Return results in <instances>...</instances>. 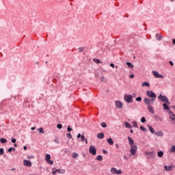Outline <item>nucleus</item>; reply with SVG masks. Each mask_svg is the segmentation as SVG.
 <instances>
[{
	"label": "nucleus",
	"instance_id": "1",
	"mask_svg": "<svg viewBox=\"0 0 175 175\" xmlns=\"http://www.w3.org/2000/svg\"><path fill=\"white\" fill-rule=\"evenodd\" d=\"M145 154L146 155L148 159H155V158L157 157V154L155 153V151L145 152Z\"/></svg>",
	"mask_w": 175,
	"mask_h": 175
},
{
	"label": "nucleus",
	"instance_id": "2",
	"mask_svg": "<svg viewBox=\"0 0 175 175\" xmlns=\"http://www.w3.org/2000/svg\"><path fill=\"white\" fill-rule=\"evenodd\" d=\"M124 99L126 103H132L133 102V96L132 94H124Z\"/></svg>",
	"mask_w": 175,
	"mask_h": 175
},
{
	"label": "nucleus",
	"instance_id": "3",
	"mask_svg": "<svg viewBox=\"0 0 175 175\" xmlns=\"http://www.w3.org/2000/svg\"><path fill=\"white\" fill-rule=\"evenodd\" d=\"M158 99L159 100H161V102H164L169 104V98L165 95L159 94L158 96Z\"/></svg>",
	"mask_w": 175,
	"mask_h": 175
},
{
	"label": "nucleus",
	"instance_id": "4",
	"mask_svg": "<svg viewBox=\"0 0 175 175\" xmlns=\"http://www.w3.org/2000/svg\"><path fill=\"white\" fill-rule=\"evenodd\" d=\"M146 95L148 98H151V99H154L157 98V94L152 90L146 91Z\"/></svg>",
	"mask_w": 175,
	"mask_h": 175
},
{
	"label": "nucleus",
	"instance_id": "5",
	"mask_svg": "<svg viewBox=\"0 0 175 175\" xmlns=\"http://www.w3.org/2000/svg\"><path fill=\"white\" fill-rule=\"evenodd\" d=\"M154 100H155V99H154V98H145L144 99V102L145 105H147V106H151V105H152V103H154Z\"/></svg>",
	"mask_w": 175,
	"mask_h": 175
},
{
	"label": "nucleus",
	"instance_id": "6",
	"mask_svg": "<svg viewBox=\"0 0 175 175\" xmlns=\"http://www.w3.org/2000/svg\"><path fill=\"white\" fill-rule=\"evenodd\" d=\"M89 152L92 154V155H96V148L94 146H90L89 148Z\"/></svg>",
	"mask_w": 175,
	"mask_h": 175
},
{
	"label": "nucleus",
	"instance_id": "7",
	"mask_svg": "<svg viewBox=\"0 0 175 175\" xmlns=\"http://www.w3.org/2000/svg\"><path fill=\"white\" fill-rule=\"evenodd\" d=\"M136 151H137V146L136 145H133L130 150L131 155H135L136 154Z\"/></svg>",
	"mask_w": 175,
	"mask_h": 175
},
{
	"label": "nucleus",
	"instance_id": "8",
	"mask_svg": "<svg viewBox=\"0 0 175 175\" xmlns=\"http://www.w3.org/2000/svg\"><path fill=\"white\" fill-rule=\"evenodd\" d=\"M170 105V102L169 101V104L167 103H164L163 104V110H167V111H170V107L169 106Z\"/></svg>",
	"mask_w": 175,
	"mask_h": 175
},
{
	"label": "nucleus",
	"instance_id": "9",
	"mask_svg": "<svg viewBox=\"0 0 175 175\" xmlns=\"http://www.w3.org/2000/svg\"><path fill=\"white\" fill-rule=\"evenodd\" d=\"M168 116H169L170 118L171 119V120L173 122H175V114H174V113H173V111H170L168 112Z\"/></svg>",
	"mask_w": 175,
	"mask_h": 175
},
{
	"label": "nucleus",
	"instance_id": "10",
	"mask_svg": "<svg viewBox=\"0 0 175 175\" xmlns=\"http://www.w3.org/2000/svg\"><path fill=\"white\" fill-rule=\"evenodd\" d=\"M115 105L117 109H122V103L120 100H116Z\"/></svg>",
	"mask_w": 175,
	"mask_h": 175
},
{
	"label": "nucleus",
	"instance_id": "11",
	"mask_svg": "<svg viewBox=\"0 0 175 175\" xmlns=\"http://www.w3.org/2000/svg\"><path fill=\"white\" fill-rule=\"evenodd\" d=\"M154 119L156 121H159L160 122H162L163 121V118H162L158 115H154Z\"/></svg>",
	"mask_w": 175,
	"mask_h": 175
},
{
	"label": "nucleus",
	"instance_id": "12",
	"mask_svg": "<svg viewBox=\"0 0 175 175\" xmlns=\"http://www.w3.org/2000/svg\"><path fill=\"white\" fill-rule=\"evenodd\" d=\"M23 165L25 166L30 167V166H32V163H31V161H29V160H24Z\"/></svg>",
	"mask_w": 175,
	"mask_h": 175
},
{
	"label": "nucleus",
	"instance_id": "13",
	"mask_svg": "<svg viewBox=\"0 0 175 175\" xmlns=\"http://www.w3.org/2000/svg\"><path fill=\"white\" fill-rule=\"evenodd\" d=\"M154 135L156 136L162 137H163L164 133H163V132L162 131H159L157 132H154Z\"/></svg>",
	"mask_w": 175,
	"mask_h": 175
},
{
	"label": "nucleus",
	"instance_id": "14",
	"mask_svg": "<svg viewBox=\"0 0 175 175\" xmlns=\"http://www.w3.org/2000/svg\"><path fill=\"white\" fill-rule=\"evenodd\" d=\"M164 170H165L167 172H172L173 170V166L172 165H165Z\"/></svg>",
	"mask_w": 175,
	"mask_h": 175
},
{
	"label": "nucleus",
	"instance_id": "15",
	"mask_svg": "<svg viewBox=\"0 0 175 175\" xmlns=\"http://www.w3.org/2000/svg\"><path fill=\"white\" fill-rule=\"evenodd\" d=\"M127 138L129 140V144H130V146H133V144H135V141L133 139H132L131 137H127Z\"/></svg>",
	"mask_w": 175,
	"mask_h": 175
},
{
	"label": "nucleus",
	"instance_id": "16",
	"mask_svg": "<svg viewBox=\"0 0 175 175\" xmlns=\"http://www.w3.org/2000/svg\"><path fill=\"white\" fill-rule=\"evenodd\" d=\"M147 109H148V111H150V113H151L152 114H154V108L152 107V106H151V105L147 106Z\"/></svg>",
	"mask_w": 175,
	"mask_h": 175
},
{
	"label": "nucleus",
	"instance_id": "17",
	"mask_svg": "<svg viewBox=\"0 0 175 175\" xmlns=\"http://www.w3.org/2000/svg\"><path fill=\"white\" fill-rule=\"evenodd\" d=\"M150 133H155V130L150 124L147 125Z\"/></svg>",
	"mask_w": 175,
	"mask_h": 175
},
{
	"label": "nucleus",
	"instance_id": "18",
	"mask_svg": "<svg viewBox=\"0 0 175 175\" xmlns=\"http://www.w3.org/2000/svg\"><path fill=\"white\" fill-rule=\"evenodd\" d=\"M107 142L108 144H109L110 146H113V144H114V142H113V139H111V138H108L107 139Z\"/></svg>",
	"mask_w": 175,
	"mask_h": 175
},
{
	"label": "nucleus",
	"instance_id": "19",
	"mask_svg": "<svg viewBox=\"0 0 175 175\" xmlns=\"http://www.w3.org/2000/svg\"><path fill=\"white\" fill-rule=\"evenodd\" d=\"M104 137H105V133H100L97 135L98 139H103Z\"/></svg>",
	"mask_w": 175,
	"mask_h": 175
},
{
	"label": "nucleus",
	"instance_id": "20",
	"mask_svg": "<svg viewBox=\"0 0 175 175\" xmlns=\"http://www.w3.org/2000/svg\"><path fill=\"white\" fill-rule=\"evenodd\" d=\"M155 38H156L157 40L160 41L162 39V35H161L159 33H157L155 36Z\"/></svg>",
	"mask_w": 175,
	"mask_h": 175
},
{
	"label": "nucleus",
	"instance_id": "21",
	"mask_svg": "<svg viewBox=\"0 0 175 175\" xmlns=\"http://www.w3.org/2000/svg\"><path fill=\"white\" fill-rule=\"evenodd\" d=\"M157 157H159V158H162V157H163V151L159 150L157 152Z\"/></svg>",
	"mask_w": 175,
	"mask_h": 175
},
{
	"label": "nucleus",
	"instance_id": "22",
	"mask_svg": "<svg viewBox=\"0 0 175 175\" xmlns=\"http://www.w3.org/2000/svg\"><path fill=\"white\" fill-rule=\"evenodd\" d=\"M51 159V156L50 154H46L45 156V161L47 162L48 161H50Z\"/></svg>",
	"mask_w": 175,
	"mask_h": 175
},
{
	"label": "nucleus",
	"instance_id": "23",
	"mask_svg": "<svg viewBox=\"0 0 175 175\" xmlns=\"http://www.w3.org/2000/svg\"><path fill=\"white\" fill-rule=\"evenodd\" d=\"M96 161H100V162H102L103 161V157L102 155H98L96 158Z\"/></svg>",
	"mask_w": 175,
	"mask_h": 175
},
{
	"label": "nucleus",
	"instance_id": "24",
	"mask_svg": "<svg viewBox=\"0 0 175 175\" xmlns=\"http://www.w3.org/2000/svg\"><path fill=\"white\" fill-rule=\"evenodd\" d=\"M142 87H150V83L144 81V83H142Z\"/></svg>",
	"mask_w": 175,
	"mask_h": 175
},
{
	"label": "nucleus",
	"instance_id": "25",
	"mask_svg": "<svg viewBox=\"0 0 175 175\" xmlns=\"http://www.w3.org/2000/svg\"><path fill=\"white\" fill-rule=\"evenodd\" d=\"M8 142V139H5V138H0V143H1L2 144H5V143Z\"/></svg>",
	"mask_w": 175,
	"mask_h": 175
},
{
	"label": "nucleus",
	"instance_id": "26",
	"mask_svg": "<svg viewBox=\"0 0 175 175\" xmlns=\"http://www.w3.org/2000/svg\"><path fill=\"white\" fill-rule=\"evenodd\" d=\"M111 173H112L113 174H116L117 173V169L116 167H112L111 169Z\"/></svg>",
	"mask_w": 175,
	"mask_h": 175
},
{
	"label": "nucleus",
	"instance_id": "27",
	"mask_svg": "<svg viewBox=\"0 0 175 175\" xmlns=\"http://www.w3.org/2000/svg\"><path fill=\"white\" fill-rule=\"evenodd\" d=\"M124 125H125L126 128H132V124H130V123L128 122H126L124 123Z\"/></svg>",
	"mask_w": 175,
	"mask_h": 175
},
{
	"label": "nucleus",
	"instance_id": "28",
	"mask_svg": "<svg viewBox=\"0 0 175 175\" xmlns=\"http://www.w3.org/2000/svg\"><path fill=\"white\" fill-rule=\"evenodd\" d=\"M170 152L172 154V153H173V152H175V146L174 145H172V146H171V149H170Z\"/></svg>",
	"mask_w": 175,
	"mask_h": 175
},
{
	"label": "nucleus",
	"instance_id": "29",
	"mask_svg": "<svg viewBox=\"0 0 175 175\" xmlns=\"http://www.w3.org/2000/svg\"><path fill=\"white\" fill-rule=\"evenodd\" d=\"M126 64L127 65V66L129 68H133V64H132V63L127 62H126Z\"/></svg>",
	"mask_w": 175,
	"mask_h": 175
},
{
	"label": "nucleus",
	"instance_id": "30",
	"mask_svg": "<svg viewBox=\"0 0 175 175\" xmlns=\"http://www.w3.org/2000/svg\"><path fill=\"white\" fill-rule=\"evenodd\" d=\"M152 75L157 79L159 75V72H158L157 71H152Z\"/></svg>",
	"mask_w": 175,
	"mask_h": 175
},
{
	"label": "nucleus",
	"instance_id": "31",
	"mask_svg": "<svg viewBox=\"0 0 175 175\" xmlns=\"http://www.w3.org/2000/svg\"><path fill=\"white\" fill-rule=\"evenodd\" d=\"M56 172H57V173H59V174H64V173H65V171L64 170L59 169H57Z\"/></svg>",
	"mask_w": 175,
	"mask_h": 175
},
{
	"label": "nucleus",
	"instance_id": "32",
	"mask_svg": "<svg viewBox=\"0 0 175 175\" xmlns=\"http://www.w3.org/2000/svg\"><path fill=\"white\" fill-rule=\"evenodd\" d=\"M133 126L134 128H138L137 122L133 121Z\"/></svg>",
	"mask_w": 175,
	"mask_h": 175
},
{
	"label": "nucleus",
	"instance_id": "33",
	"mask_svg": "<svg viewBox=\"0 0 175 175\" xmlns=\"http://www.w3.org/2000/svg\"><path fill=\"white\" fill-rule=\"evenodd\" d=\"M5 154V149L3 148H0V155H3Z\"/></svg>",
	"mask_w": 175,
	"mask_h": 175
},
{
	"label": "nucleus",
	"instance_id": "34",
	"mask_svg": "<svg viewBox=\"0 0 175 175\" xmlns=\"http://www.w3.org/2000/svg\"><path fill=\"white\" fill-rule=\"evenodd\" d=\"M8 152H12V151H16V148L11 147L8 150Z\"/></svg>",
	"mask_w": 175,
	"mask_h": 175
},
{
	"label": "nucleus",
	"instance_id": "35",
	"mask_svg": "<svg viewBox=\"0 0 175 175\" xmlns=\"http://www.w3.org/2000/svg\"><path fill=\"white\" fill-rule=\"evenodd\" d=\"M38 132H40V133H44V131L43 130V128L40 127L39 129H38Z\"/></svg>",
	"mask_w": 175,
	"mask_h": 175
},
{
	"label": "nucleus",
	"instance_id": "36",
	"mask_svg": "<svg viewBox=\"0 0 175 175\" xmlns=\"http://www.w3.org/2000/svg\"><path fill=\"white\" fill-rule=\"evenodd\" d=\"M93 61L96 64H100V60L99 59H94Z\"/></svg>",
	"mask_w": 175,
	"mask_h": 175
},
{
	"label": "nucleus",
	"instance_id": "37",
	"mask_svg": "<svg viewBox=\"0 0 175 175\" xmlns=\"http://www.w3.org/2000/svg\"><path fill=\"white\" fill-rule=\"evenodd\" d=\"M139 129H140L141 131H143L144 132H146V131H147V129H146L143 126H140Z\"/></svg>",
	"mask_w": 175,
	"mask_h": 175
},
{
	"label": "nucleus",
	"instance_id": "38",
	"mask_svg": "<svg viewBox=\"0 0 175 175\" xmlns=\"http://www.w3.org/2000/svg\"><path fill=\"white\" fill-rule=\"evenodd\" d=\"M137 102H142V96H138L135 98Z\"/></svg>",
	"mask_w": 175,
	"mask_h": 175
},
{
	"label": "nucleus",
	"instance_id": "39",
	"mask_svg": "<svg viewBox=\"0 0 175 175\" xmlns=\"http://www.w3.org/2000/svg\"><path fill=\"white\" fill-rule=\"evenodd\" d=\"M54 142L56 143V144H59V139L57 137H55Z\"/></svg>",
	"mask_w": 175,
	"mask_h": 175
},
{
	"label": "nucleus",
	"instance_id": "40",
	"mask_svg": "<svg viewBox=\"0 0 175 175\" xmlns=\"http://www.w3.org/2000/svg\"><path fill=\"white\" fill-rule=\"evenodd\" d=\"M101 126L103 128H106V126H107V124H106V122H102L101 123Z\"/></svg>",
	"mask_w": 175,
	"mask_h": 175
},
{
	"label": "nucleus",
	"instance_id": "41",
	"mask_svg": "<svg viewBox=\"0 0 175 175\" xmlns=\"http://www.w3.org/2000/svg\"><path fill=\"white\" fill-rule=\"evenodd\" d=\"M66 136H67L68 139H72V134L70 133H67Z\"/></svg>",
	"mask_w": 175,
	"mask_h": 175
},
{
	"label": "nucleus",
	"instance_id": "42",
	"mask_svg": "<svg viewBox=\"0 0 175 175\" xmlns=\"http://www.w3.org/2000/svg\"><path fill=\"white\" fill-rule=\"evenodd\" d=\"M141 122H142L143 124H144V122H146V118L145 117H142L141 118Z\"/></svg>",
	"mask_w": 175,
	"mask_h": 175
},
{
	"label": "nucleus",
	"instance_id": "43",
	"mask_svg": "<svg viewBox=\"0 0 175 175\" xmlns=\"http://www.w3.org/2000/svg\"><path fill=\"white\" fill-rule=\"evenodd\" d=\"M81 142H85V137L84 136V135H82L81 137Z\"/></svg>",
	"mask_w": 175,
	"mask_h": 175
},
{
	"label": "nucleus",
	"instance_id": "44",
	"mask_svg": "<svg viewBox=\"0 0 175 175\" xmlns=\"http://www.w3.org/2000/svg\"><path fill=\"white\" fill-rule=\"evenodd\" d=\"M77 157H79V154L77 152H74L72 154V158H76Z\"/></svg>",
	"mask_w": 175,
	"mask_h": 175
},
{
	"label": "nucleus",
	"instance_id": "45",
	"mask_svg": "<svg viewBox=\"0 0 175 175\" xmlns=\"http://www.w3.org/2000/svg\"><path fill=\"white\" fill-rule=\"evenodd\" d=\"M57 128L58 129H62V124H58L57 125Z\"/></svg>",
	"mask_w": 175,
	"mask_h": 175
},
{
	"label": "nucleus",
	"instance_id": "46",
	"mask_svg": "<svg viewBox=\"0 0 175 175\" xmlns=\"http://www.w3.org/2000/svg\"><path fill=\"white\" fill-rule=\"evenodd\" d=\"M67 131H68V132H72V128H70V126H68L67 127Z\"/></svg>",
	"mask_w": 175,
	"mask_h": 175
},
{
	"label": "nucleus",
	"instance_id": "47",
	"mask_svg": "<svg viewBox=\"0 0 175 175\" xmlns=\"http://www.w3.org/2000/svg\"><path fill=\"white\" fill-rule=\"evenodd\" d=\"M55 173H57V170L55 168H53L52 170V174L54 175V174H55Z\"/></svg>",
	"mask_w": 175,
	"mask_h": 175
},
{
	"label": "nucleus",
	"instance_id": "48",
	"mask_svg": "<svg viewBox=\"0 0 175 175\" xmlns=\"http://www.w3.org/2000/svg\"><path fill=\"white\" fill-rule=\"evenodd\" d=\"M121 173H122L121 170H116V174H121Z\"/></svg>",
	"mask_w": 175,
	"mask_h": 175
},
{
	"label": "nucleus",
	"instance_id": "49",
	"mask_svg": "<svg viewBox=\"0 0 175 175\" xmlns=\"http://www.w3.org/2000/svg\"><path fill=\"white\" fill-rule=\"evenodd\" d=\"M49 165H54V161H51V159L47 161Z\"/></svg>",
	"mask_w": 175,
	"mask_h": 175
},
{
	"label": "nucleus",
	"instance_id": "50",
	"mask_svg": "<svg viewBox=\"0 0 175 175\" xmlns=\"http://www.w3.org/2000/svg\"><path fill=\"white\" fill-rule=\"evenodd\" d=\"M157 79H163V75L159 74L158 77Z\"/></svg>",
	"mask_w": 175,
	"mask_h": 175
},
{
	"label": "nucleus",
	"instance_id": "51",
	"mask_svg": "<svg viewBox=\"0 0 175 175\" xmlns=\"http://www.w3.org/2000/svg\"><path fill=\"white\" fill-rule=\"evenodd\" d=\"M11 142H12V143L14 144V143H16V142H17V140L14 138H12Z\"/></svg>",
	"mask_w": 175,
	"mask_h": 175
},
{
	"label": "nucleus",
	"instance_id": "52",
	"mask_svg": "<svg viewBox=\"0 0 175 175\" xmlns=\"http://www.w3.org/2000/svg\"><path fill=\"white\" fill-rule=\"evenodd\" d=\"M83 50H84V48H83V47L79 48V53H81L83 51Z\"/></svg>",
	"mask_w": 175,
	"mask_h": 175
},
{
	"label": "nucleus",
	"instance_id": "53",
	"mask_svg": "<svg viewBox=\"0 0 175 175\" xmlns=\"http://www.w3.org/2000/svg\"><path fill=\"white\" fill-rule=\"evenodd\" d=\"M109 66H111V68H115V65H114V64H113V63H111L110 64H109Z\"/></svg>",
	"mask_w": 175,
	"mask_h": 175
},
{
	"label": "nucleus",
	"instance_id": "54",
	"mask_svg": "<svg viewBox=\"0 0 175 175\" xmlns=\"http://www.w3.org/2000/svg\"><path fill=\"white\" fill-rule=\"evenodd\" d=\"M169 64H170V65H171V66H174V64L172 61H170Z\"/></svg>",
	"mask_w": 175,
	"mask_h": 175
},
{
	"label": "nucleus",
	"instance_id": "55",
	"mask_svg": "<svg viewBox=\"0 0 175 175\" xmlns=\"http://www.w3.org/2000/svg\"><path fill=\"white\" fill-rule=\"evenodd\" d=\"M77 139H80V137H81V134L79 133V134L77 135Z\"/></svg>",
	"mask_w": 175,
	"mask_h": 175
},
{
	"label": "nucleus",
	"instance_id": "56",
	"mask_svg": "<svg viewBox=\"0 0 175 175\" xmlns=\"http://www.w3.org/2000/svg\"><path fill=\"white\" fill-rule=\"evenodd\" d=\"M129 77H130L131 79H133V77H135V75H133V74L130 75H129Z\"/></svg>",
	"mask_w": 175,
	"mask_h": 175
},
{
	"label": "nucleus",
	"instance_id": "57",
	"mask_svg": "<svg viewBox=\"0 0 175 175\" xmlns=\"http://www.w3.org/2000/svg\"><path fill=\"white\" fill-rule=\"evenodd\" d=\"M32 158H33V156H28L27 159H32Z\"/></svg>",
	"mask_w": 175,
	"mask_h": 175
},
{
	"label": "nucleus",
	"instance_id": "58",
	"mask_svg": "<svg viewBox=\"0 0 175 175\" xmlns=\"http://www.w3.org/2000/svg\"><path fill=\"white\" fill-rule=\"evenodd\" d=\"M115 146L116 148H120V145H118V144H116Z\"/></svg>",
	"mask_w": 175,
	"mask_h": 175
},
{
	"label": "nucleus",
	"instance_id": "59",
	"mask_svg": "<svg viewBox=\"0 0 175 175\" xmlns=\"http://www.w3.org/2000/svg\"><path fill=\"white\" fill-rule=\"evenodd\" d=\"M103 154H107V150H103Z\"/></svg>",
	"mask_w": 175,
	"mask_h": 175
},
{
	"label": "nucleus",
	"instance_id": "60",
	"mask_svg": "<svg viewBox=\"0 0 175 175\" xmlns=\"http://www.w3.org/2000/svg\"><path fill=\"white\" fill-rule=\"evenodd\" d=\"M23 149H24L25 151H27V146H23Z\"/></svg>",
	"mask_w": 175,
	"mask_h": 175
},
{
	"label": "nucleus",
	"instance_id": "61",
	"mask_svg": "<svg viewBox=\"0 0 175 175\" xmlns=\"http://www.w3.org/2000/svg\"><path fill=\"white\" fill-rule=\"evenodd\" d=\"M31 131H35V129H36V127H31Z\"/></svg>",
	"mask_w": 175,
	"mask_h": 175
},
{
	"label": "nucleus",
	"instance_id": "62",
	"mask_svg": "<svg viewBox=\"0 0 175 175\" xmlns=\"http://www.w3.org/2000/svg\"><path fill=\"white\" fill-rule=\"evenodd\" d=\"M172 43H173V44H175V39L172 40Z\"/></svg>",
	"mask_w": 175,
	"mask_h": 175
},
{
	"label": "nucleus",
	"instance_id": "63",
	"mask_svg": "<svg viewBox=\"0 0 175 175\" xmlns=\"http://www.w3.org/2000/svg\"><path fill=\"white\" fill-rule=\"evenodd\" d=\"M172 109H175V106L174 105H172L171 106Z\"/></svg>",
	"mask_w": 175,
	"mask_h": 175
},
{
	"label": "nucleus",
	"instance_id": "64",
	"mask_svg": "<svg viewBox=\"0 0 175 175\" xmlns=\"http://www.w3.org/2000/svg\"><path fill=\"white\" fill-rule=\"evenodd\" d=\"M131 133H133V131L132 129L130 130Z\"/></svg>",
	"mask_w": 175,
	"mask_h": 175
}]
</instances>
